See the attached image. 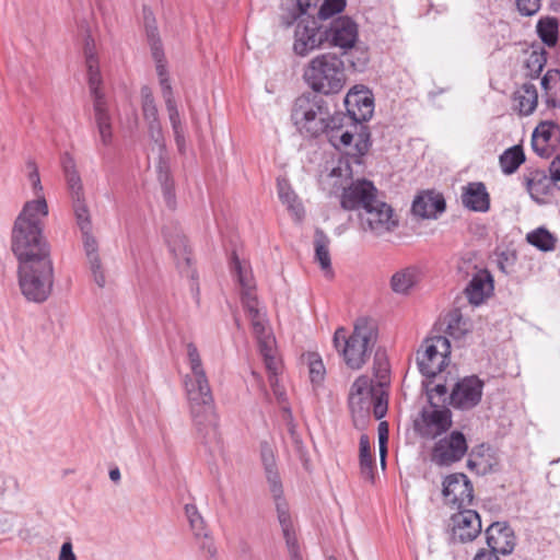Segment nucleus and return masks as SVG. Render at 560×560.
<instances>
[{
  "label": "nucleus",
  "mask_w": 560,
  "mask_h": 560,
  "mask_svg": "<svg viewBox=\"0 0 560 560\" xmlns=\"http://www.w3.org/2000/svg\"><path fill=\"white\" fill-rule=\"evenodd\" d=\"M291 119L296 128L310 137L326 133L328 141L337 150H348L353 156L352 142L357 139L352 118L342 113L330 114L326 101L316 94L299 96L292 107Z\"/></svg>",
  "instance_id": "obj_1"
},
{
  "label": "nucleus",
  "mask_w": 560,
  "mask_h": 560,
  "mask_svg": "<svg viewBox=\"0 0 560 560\" xmlns=\"http://www.w3.org/2000/svg\"><path fill=\"white\" fill-rule=\"evenodd\" d=\"M231 268L241 285L243 306L252 323L253 332L257 339L259 352L262 357L266 370L269 373V383L279 404L288 400L285 389L279 384L278 374L281 371V362L276 354L275 337L268 326L265 313L259 308L255 294V282L246 262H242L237 256H233Z\"/></svg>",
  "instance_id": "obj_2"
},
{
  "label": "nucleus",
  "mask_w": 560,
  "mask_h": 560,
  "mask_svg": "<svg viewBox=\"0 0 560 560\" xmlns=\"http://www.w3.org/2000/svg\"><path fill=\"white\" fill-rule=\"evenodd\" d=\"M186 355L189 372L183 378L184 389L192 422L207 443L217 436L214 398L200 352L194 342L186 345Z\"/></svg>",
  "instance_id": "obj_3"
},
{
  "label": "nucleus",
  "mask_w": 560,
  "mask_h": 560,
  "mask_svg": "<svg viewBox=\"0 0 560 560\" xmlns=\"http://www.w3.org/2000/svg\"><path fill=\"white\" fill-rule=\"evenodd\" d=\"M48 205L45 198L26 201L11 231V250L19 264L50 257V244L44 235Z\"/></svg>",
  "instance_id": "obj_4"
},
{
  "label": "nucleus",
  "mask_w": 560,
  "mask_h": 560,
  "mask_svg": "<svg viewBox=\"0 0 560 560\" xmlns=\"http://www.w3.org/2000/svg\"><path fill=\"white\" fill-rule=\"evenodd\" d=\"M377 339V329L373 320L361 317L357 319L353 332L348 336L343 327L334 335V346L352 370L361 369L372 352Z\"/></svg>",
  "instance_id": "obj_5"
},
{
  "label": "nucleus",
  "mask_w": 560,
  "mask_h": 560,
  "mask_svg": "<svg viewBox=\"0 0 560 560\" xmlns=\"http://www.w3.org/2000/svg\"><path fill=\"white\" fill-rule=\"evenodd\" d=\"M260 454L290 558L291 560H303L289 505L282 497V482L278 472L273 450L268 443H262Z\"/></svg>",
  "instance_id": "obj_6"
},
{
  "label": "nucleus",
  "mask_w": 560,
  "mask_h": 560,
  "mask_svg": "<svg viewBox=\"0 0 560 560\" xmlns=\"http://www.w3.org/2000/svg\"><path fill=\"white\" fill-rule=\"evenodd\" d=\"M85 65L88 68V82L93 101L94 120L103 145L108 147L113 141L112 115L108 101L102 91V75L98 59L95 54L94 39L86 37L84 44Z\"/></svg>",
  "instance_id": "obj_7"
},
{
  "label": "nucleus",
  "mask_w": 560,
  "mask_h": 560,
  "mask_svg": "<svg viewBox=\"0 0 560 560\" xmlns=\"http://www.w3.org/2000/svg\"><path fill=\"white\" fill-rule=\"evenodd\" d=\"M304 79L315 92L326 95L338 93L346 83L345 63L334 54H320L308 62Z\"/></svg>",
  "instance_id": "obj_8"
},
{
  "label": "nucleus",
  "mask_w": 560,
  "mask_h": 560,
  "mask_svg": "<svg viewBox=\"0 0 560 560\" xmlns=\"http://www.w3.org/2000/svg\"><path fill=\"white\" fill-rule=\"evenodd\" d=\"M345 106L350 118H352V128L357 133L352 154L353 158L359 159L370 149V132L362 122L368 121L373 115V95L364 86H354L346 95Z\"/></svg>",
  "instance_id": "obj_9"
},
{
  "label": "nucleus",
  "mask_w": 560,
  "mask_h": 560,
  "mask_svg": "<svg viewBox=\"0 0 560 560\" xmlns=\"http://www.w3.org/2000/svg\"><path fill=\"white\" fill-rule=\"evenodd\" d=\"M18 276L21 292L27 301L43 303L48 299L54 282L51 259L19 264Z\"/></svg>",
  "instance_id": "obj_10"
},
{
  "label": "nucleus",
  "mask_w": 560,
  "mask_h": 560,
  "mask_svg": "<svg viewBox=\"0 0 560 560\" xmlns=\"http://www.w3.org/2000/svg\"><path fill=\"white\" fill-rule=\"evenodd\" d=\"M451 353V343L445 336L427 338L417 352V364L420 373L428 377H434L447 365Z\"/></svg>",
  "instance_id": "obj_11"
},
{
  "label": "nucleus",
  "mask_w": 560,
  "mask_h": 560,
  "mask_svg": "<svg viewBox=\"0 0 560 560\" xmlns=\"http://www.w3.org/2000/svg\"><path fill=\"white\" fill-rule=\"evenodd\" d=\"M359 224L362 231L381 237L398 226V219L393 208L378 199L372 207L359 212Z\"/></svg>",
  "instance_id": "obj_12"
},
{
  "label": "nucleus",
  "mask_w": 560,
  "mask_h": 560,
  "mask_svg": "<svg viewBox=\"0 0 560 560\" xmlns=\"http://www.w3.org/2000/svg\"><path fill=\"white\" fill-rule=\"evenodd\" d=\"M452 412L447 407H423L413 422V429L423 439L433 440L452 427Z\"/></svg>",
  "instance_id": "obj_13"
},
{
  "label": "nucleus",
  "mask_w": 560,
  "mask_h": 560,
  "mask_svg": "<svg viewBox=\"0 0 560 560\" xmlns=\"http://www.w3.org/2000/svg\"><path fill=\"white\" fill-rule=\"evenodd\" d=\"M295 23L293 49L296 55L306 56L326 43L325 25L319 24L315 16L300 19Z\"/></svg>",
  "instance_id": "obj_14"
},
{
  "label": "nucleus",
  "mask_w": 560,
  "mask_h": 560,
  "mask_svg": "<svg viewBox=\"0 0 560 560\" xmlns=\"http://www.w3.org/2000/svg\"><path fill=\"white\" fill-rule=\"evenodd\" d=\"M378 199V190L371 180L357 179L343 188L340 205L345 210L360 212L372 207Z\"/></svg>",
  "instance_id": "obj_15"
},
{
  "label": "nucleus",
  "mask_w": 560,
  "mask_h": 560,
  "mask_svg": "<svg viewBox=\"0 0 560 560\" xmlns=\"http://www.w3.org/2000/svg\"><path fill=\"white\" fill-rule=\"evenodd\" d=\"M468 445L465 435L453 431L440 439L433 446L431 459L439 466H450L459 462L467 453Z\"/></svg>",
  "instance_id": "obj_16"
},
{
  "label": "nucleus",
  "mask_w": 560,
  "mask_h": 560,
  "mask_svg": "<svg viewBox=\"0 0 560 560\" xmlns=\"http://www.w3.org/2000/svg\"><path fill=\"white\" fill-rule=\"evenodd\" d=\"M443 498L446 505L463 510L470 505L474 499L471 481L465 474H452L443 481Z\"/></svg>",
  "instance_id": "obj_17"
},
{
  "label": "nucleus",
  "mask_w": 560,
  "mask_h": 560,
  "mask_svg": "<svg viewBox=\"0 0 560 560\" xmlns=\"http://www.w3.org/2000/svg\"><path fill=\"white\" fill-rule=\"evenodd\" d=\"M483 382L476 375L458 381L450 394V405L455 409L469 410L476 407L482 397Z\"/></svg>",
  "instance_id": "obj_18"
},
{
  "label": "nucleus",
  "mask_w": 560,
  "mask_h": 560,
  "mask_svg": "<svg viewBox=\"0 0 560 560\" xmlns=\"http://www.w3.org/2000/svg\"><path fill=\"white\" fill-rule=\"evenodd\" d=\"M452 538L454 541L469 542L475 540L481 533V520L474 510H458L451 517Z\"/></svg>",
  "instance_id": "obj_19"
},
{
  "label": "nucleus",
  "mask_w": 560,
  "mask_h": 560,
  "mask_svg": "<svg viewBox=\"0 0 560 560\" xmlns=\"http://www.w3.org/2000/svg\"><path fill=\"white\" fill-rule=\"evenodd\" d=\"M326 43L341 49H351L358 39V25L349 16L335 19L329 26L325 25Z\"/></svg>",
  "instance_id": "obj_20"
},
{
  "label": "nucleus",
  "mask_w": 560,
  "mask_h": 560,
  "mask_svg": "<svg viewBox=\"0 0 560 560\" xmlns=\"http://www.w3.org/2000/svg\"><path fill=\"white\" fill-rule=\"evenodd\" d=\"M487 545L490 549L501 555H509L515 547V536L505 523L494 522L486 532Z\"/></svg>",
  "instance_id": "obj_21"
},
{
  "label": "nucleus",
  "mask_w": 560,
  "mask_h": 560,
  "mask_svg": "<svg viewBox=\"0 0 560 560\" xmlns=\"http://www.w3.org/2000/svg\"><path fill=\"white\" fill-rule=\"evenodd\" d=\"M463 205L476 212H487L490 208V196L481 182L468 183L463 187Z\"/></svg>",
  "instance_id": "obj_22"
},
{
  "label": "nucleus",
  "mask_w": 560,
  "mask_h": 560,
  "mask_svg": "<svg viewBox=\"0 0 560 560\" xmlns=\"http://www.w3.org/2000/svg\"><path fill=\"white\" fill-rule=\"evenodd\" d=\"M560 185L556 183L552 174L548 176L545 171H534L526 179V187L530 197L538 203H545L547 196L551 194L552 188Z\"/></svg>",
  "instance_id": "obj_23"
},
{
  "label": "nucleus",
  "mask_w": 560,
  "mask_h": 560,
  "mask_svg": "<svg viewBox=\"0 0 560 560\" xmlns=\"http://www.w3.org/2000/svg\"><path fill=\"white\" fill-rule=\"evenodd\" d=\"M412 212L424 219L436 218L445 210V200L442 195L425 191L419 195L412 202Z\"/></svg>",
  "instance_id": "obj_24"
},
{
  "label": "nucleus",
  "mask_w": 560,
  "mask_h": 560,
  "mask_svg": "<svg viewBox=\"0 0 560 560\" xmlns=\"http://www.w3.org/2000/svg\"><path fill=\"white\" fill-rule=\"evenodd\" d=\"M493 291V280L487 270L478 271L465 289L466 296L470 304L479 305Z\"/></svg>",
  "instance_id": "obj_25"
},
{
  "label": "nucleus",
  "mask_w": 560,
  "mask_h": 560,
  "mask_svg": "<svg viewBox=\"0 0 560 560\" xmlns=\"http://www.w3.org/2000/svg\"><path fill=\"white\" fill-rule=\"evenodd\" d=\"M421 280V270L417 266H407L393 273L389 280L392 291L408 295Z\"/></svg>",
  "instance_id": "obj_26"
},
{
  "label": "nucleus",
  "mask_w": 560,
  "mask_h": 560,
  "mask_svg": "<svg viewBox=\"0 0 560 560\" xmlns=\"http://www.w3.org/2000/svg\"><path fill=\"white\" fill-rule=\"evenodd\" d=\"M372 381L369 376L358 377L351 386L349 393V406L352 411H362L369 409V399L372 394Z\"/></svg>",
  "instance_id": "obj_27"
},
{
  "label": "nucleus",
  "mask_w": 560,
  "mask_h": 560,
  "mask_svg": "<svg viewBox=\"0 0 560 560\" xmlns=\"http://www.w3.org/2000/svg\"><path fill=\"white\" fill-rule=\"evenodd\" d=\"M514 109L520 115L528 116L534 113L538 104V92L534 84L524 83L514 92Z\"/></svg>",
  "instance_id": "obj_28"
},
{
  "label": "nucleus",
  "mask_w": 560,
  "mask_h": 560,
  "mask_svg": "<svg viewBox=\"0 0 560 560\" xmlns=\"http://www.w3.org/2000/svg\"><path fill=\"white\" fill-rule=\"evenodd\" d=\"M441 324L445 325L444 331L455 340L462 339L471 330V323L464 318L458 308L451 310Z\"/></svg>",
  "instance_id": "obj_29"
},
{
  "label": "nucleus",
  "mask_w": 560,
  "mask_h": 560,
  "mask_svg": "<svg viewBox=\"0 0 560 560\" xmlns=\"http://www.w3.org/2000/svg\"><path fill=\"white\" fill-rule=\"evenodd\" d=\"M170 252L173 254L177 267L183 271L190 265V252L185 235L179 232L165 234Z\"/></svg>",
  "instance_id": "obj_30"
},
{
  "label": "nucleus",
  "mask_w": 560,
  "mask_h": 560,
  "mask_svg": "<svg viewBox=\"0 0 560 560\" xmlns=\"http://www.w3.org/2000/svg\"><path fill=\"white\" fill-rule=\"evenodd\" d=\"M278 195L287 209L291 212L295 221L300 222L304 218V208L295 192L292 190L287 179H278Z\"/></svg>",
  "instance_id": "obj_31"
},
{
  "label": "nucleus",
  "mask_w": 560,
  "mask_h": 560,
  "mask_svg": "<svg viewBox=\"0 0 560 560\" xmlns=\"http://www.w3.org/2000/svg\"><path fill=\"white\" fill-rule=\"evenodd\" d=\"M541 88L545 92L548 107H560V71L550 69L541 79Z\"/></svg>",
  "instance_id": "obj_32"
},
{
  "label": "nucleus",
  "mask_w": 560,
  "mask_h": 560,
  "mask_svg": "<svg viewBox=\"0 0 560 560\" xmlns=\"http://www.w3.org/2000/svg\"><path fill=\"white\" fill-rule=\"evenodd\" d=\"M329 243V237L324 231L316 229L314 235L315 260L326 273H331Z\"/></svg>",
  "instance_id": "obj_33"
},
{
  "label": "nucleus",
  "mask_w": 560,
  "mask_h": 560,
  "mask_svg": "<svg viewBox=\"0 0 560 560\" xmlns=\"http://www.w3.org/2000/svg\"><path fill=\"white\" fill-rule=\"evenodd\" d=\"M317 0H295L288 13L281 15V24L290 27L300 19L313 16L308 13L312 7L316 5Z\"/></svg>",
  "instance_id": "obj_34"
},
{
  "label": "nucleus",
  "mask_w": 560,
  "mask_h": 560,
  "mask_svg": "<svg viewBox=\"0 0 560 560\" xmlns=\"http://www.w3.org/2000/svg\"><path fill=\"white\" fill-rule=\"evenodd\" d=\"M374 459L371 453V445L368 435L360 438V470L365 480L373 481L374 479Z\"/></svg>",
  "instance_id": "obj_35"
},
{
  "label": "nucleus",
  "mask_w": 560,
  "mask_h": 560,
  "mask_svg": "<svg viewBox=\"0 0 560 560\" xmlns=\"http://www.w3.org/2000/svg\"><path fill=\"white\" fill-rule=\"evenodd\" d=\"M524 161L525 154L520 145H514L500 155V166L508 175L513 174Z\"/></svg>",
  "instance_id": "obj_36"
},
{
  "label": "nucleus",
  "mask_w": 560,
  "mask_h": 560,
  "mask_svg": "<svg viewBox=\"0 0 560 560\" xmlns=\"http://www.w3.org/2000/svg\"><path fill=\"white\" fill-rule=\"evenodd\" d=\"M527 242L542 252L555 249L556 237L545 228H538L526 236Z\"/></svg>",
  "instance_id": "obj_37"
},
{
  "label": "nucleus",
  "mask_w": 560,
  "mask_h": 560,
  "mask_svg": "<svg viewBox=\"0 0 560 560\" xmlns=\"http://www.w3.org/2000/svg\"><path fill=\"white\" fill-rule=\"evenodd\" d=\"M537 33L540 39L549 47L558 40V21L555 18L540 19L537 23Z\"/></svg>",
  "instance_id": "obj_38"
},
{
  "label": "nucleus",
  "mask_w": 560,
  "mask_h": 560,
  "mask_svg": "<svg viewBox=\"0 0 560 560\" xmlns=\"http://www.w3.org/2000/svg\"><path fill=\"white\" fill-rule=\"evenodd\" d=\"M432 382H424L423 387L428 397L429 406L431 407H445L444 404L448 399L447 388L444 384H436L431 386Z\"/></svg>",
  "instance_id": "obj_39"
},
{
  "label": "nucleus",
  "mask_w": 560,
  "mask_h": 560,
  "mask_svg": "<svg viewBox=\"0 0 560 560\" xmlns=\"http://www.w3.org/2000/svg\"><path fill=\"white\" fill-rule=\"evenodd\" d=\"M141 109L145 121L159 119V112L152 90L147 85L141 88Z\"/></svg>",
  "instance_id": "obj_40"
},
{
  "label": "nucleus",
  "mask_w": 560,
  "mask_h": 560,
  "mask_svg": "<svg viewBox=\"0 0 560 560\" xmlns=\"http://www.w3.org/2000/svg\"><path fill=\"white\" fill-rule=\"evenodd\" d=\"M539 137H541V141L550 143L553 148H556L560 140V127L553 121H541L534 130Z\"/></svg>",
  "instance_id": "obj_41"
},
{
  "label": "nucleus",
  "mask_w": 560,
  "mask_h": 560,
  "mask_svg": "<svg viewBox=\"0 0 560 560\" xmlns=\"http://www.w3.org/2000/svg\"><path fill=\"white\" fill-rule=\"evenodd\" d=\"M547 62L546 51L544 49L533 50L525 61L526 75L535 79L542 71Z\"/></svg>",
  "instance_id": "obj_42"
},
{
  "label": "nucleus",
  "mask_w": 560,
  "mask_h": 560,
  "mask_svg": "<svg viewBox=\"0 0 560 560\" xmlns=\"http://www.w3.org/2000/svg\"><path fill=\"white\" fill-rule=\"evenodd\" d=\"M185 514L195 536H207L205 521L195 504L185 505Z\"/></svg>",
  "instance_id": "obj_43"
},
{
  "label": "nucleus",
  "mask_w": 560,
  "mask_h": 560,
  "mask_svg": "<svg viewBox=\"0 0 560 560\" xmlns=\"http://www.w3.org/2000/svg\"><path fill=\"white\" fill-rule=\"evenodd\" d=\"M310 380L314 386H319L326 374L324 363L317 353L308 354Z\"/></svg>",
  "instance_id": "obj_44"
},
{
  "label": "nucleus",
  "mask_w": 560,
  "mask_h": 560,
  "mask_svg": "<svg viewBox=\"0 0 560 560\" xmlns=\"http://www.w3.org/2000/svg\"><path fill=\"white\" fill-rule=\"evenodd\" d=\"M347 62L354 71H363L369 62V54L364 49L355 48L354 46L345 50Z\"/></svg>",
  "instance_id": "obj_45"
},
{
  "label": "nucleus",
  "mask_w": 560,
  "mask_h": 560,
  "mask_svg": "<svg viewBox=\"0 0 560 560\" xmlns=\"http://www.w3.org/2000/svg\"><path fill=\"white\" fill-rule=\"evenodd\" d=\"M373 372L380 386L387 385L389 382V364L384 354L376 353L373 362Z\"/></svg>",
  "instance_id": "obj_46"
},
{
  "label": "nucleus",
  "mask_w": 560,
  "mask_h": 560,
  "mask_svg": "<svg viewBox=\"0 0 560 560\" xmlns=\"http://www.w3.org/2000/svg\"><path fill=\"white\" fill-rule=\"evenodd\" d=\"M73 208L75 218L78 221V224L83 233L89 232L91 222H90V215L89 210L85 203L83 202L82 197L81 198H74L73 199Z\"/></svg>",
  "instance_id": "obj_47"
},
{
  "label": "nucleus",
  "mask_w": 560,
  "mask_h": 560,
  "mask_svg": "<svg viewBox=\"0 0 560 560\" xmlns=\"http://www.w3.org/2000/svg\"><path fill=\"white\" fill-rule=\"evenodd\" d=\"M346 7V0H325L318 10V20H328L340 13Z\"/></svg>",
  "instance_id": "obj_48"
},
{
  "label": "nucleus",
  "mask_w": 560,
  "mask_h": 560,
  "mask_svg": "<svg viewBox=\"0 0 560 560\" xmlns=\"http://www.w3.org/2000/svg\"><path fill=\"white\" fill-rule=\"evenodd\" d=\"M26 167L28 170V179L32 184V188L36 199L45 198L43 195V186L40 183L39 172L35 161L28 160L26 162Z\"/></svg>",
  "instance_id": "obj_49"
},
{
  "label": "nucleus",
  "mask_w": 560,
  "mask_h": 560,
  "mask_svg": "<svg viewBox=\"0 0 560 560\" xmlns=\"http://www.w3.org/2000/svg\"><path fill=\"white\" fill-rule=\"evenodd\" d=\"M144 22H145V32L148 42L150 44L151 50L153 49V44L162 45L161 39L159 37L158 27L155 25L154 19H151V12H148L144 9Z\"/></svg>",
  "instance_id": "obj_50"
},
{
  "label": "nucleus",
  "mask_w": 560,
  "mask_h": 560,
  "mask_svg": "<svg viewBox=\"0 0 560 560\" xmlns=\"http://www.w3.org/2000/svg\"><path fill=\"white\" fill-rule=\"evenodd\" d=\"M151 52H152V57L156 65V72H158L159 79L162 80L164 78H167V71H166L162 45H156V43L153 44V49L151 50Z\"/></svg>",
  "instance_id": "obj_51"
},
{
  "label": "nucleus",
  "mask_w": 560,
  "mask_h": 560,
  "mask_svg": "<svg viewBox=\"0 0 560 560\" xmlns=\"http://www.w3.org/2000/svg\"><path fill=\"white\" fill-rule=\"evenodd\" d=\"M83 234H84V249H85V254L88 257V261H89V264H93L94 266H96L95 264L97 261H100V257L97 254L96 241L91 235H89V232L83 233Z\"/></svg>",
  "instance_id": "obj_52"
},
{
  "label": "nucleus",
  "mask_w": 560,
  "mask_h": 560,
  "mask_svg": "<svg viewBox=\"0 0 560 560\" xmlns=\"http://www.w3.org/2000/svg\"><path fill=\"white\" fill-rule=\"evenodd\" d=\"M532 147L534 151L541 158H548L555 149L550 143L541 141L539 133L533 132Z\"/></svg>",
  "instance_id": "obj_53"
},
{
  "label": "nucleus",
  "mask_w": 560,
  "mask_h": 560,
  "mask_svg": "<svg viewBox=\"0 0 560 560\" xmlns=\"http://www.w3.org/2000/svg\"><path fill=\"white\" fill-rule=\"evenodd\" d=\"M67 184L72 196L74 198H81L82 194V183L81 177L78 172L66 175Z\"/></svg>",
  "instance_id": "obj_54"
},
{
  "label": "nucleus",
  "mask_w": 560,
  "mask_h": 560,
  "mask_svg": "<svg viewBox=\"0 0 560 560\" xmlns=\"http://www.w3.org/2000/svg\"><path fill=\"white\" fill-rule=\"evenodd\" d=\"M516 5L522 15L530 16L540 9V0H516Z\"/></svg>",
  "instance_id": "obj_55"
},
{
  "label": "nucleus",
  "mask_w": 560,
  "mask_h": 560,
  "mask_svg": "<svg viewBox=\"0 0 560 560\" xmlns=\"http://www.w3.org/2000/svg\"><path fill=\"white\" fill-rule=\"evenodd\" d=\"M165 107L168 114L172 128L177 129L178 127H182L183 125L175 100H167V102H165Z\"/></svg>",
  "instance_id": "obj_56"
},
{
  "label": "nucleus",
  "mask_w": 560,
  "mask_h": 560,
  "mask_svg": "<svg viewBox=\"0 0 560 560\" xmlns=\"http://www.w3.org/2000/svg\"><path fill=\"white\" fill-rule=\"evenodd\" d=\"M156 173L161 185L172 183L168 164L162 155L159 158Z\"/></svg>",
  "instance_id": "obj_57"
},
{
  "label": "nucleus",
  "mask_w": 560,
  "mask_h": 560,
  "mask_svg": "<svg viewBox=\"0 0 560 560\" xmlns=\"http://www.w3.org/2000/svg\"><path fill=\"white\" fill-rule=\"evenodd\" d=\"M150 138L162 148L163 133L160 120L147 121Z\"/></svg>",
  "instance_id": "obj_58"
},
{
  "label": "nucleus",
  "mask_w": 560,
  "mask_h": 560,
  "mask_svg": "<svg viewBox=\"0 0 560 560\" xmlns=\"http://www.w3.org/2000/svg\"><path fill=\"white\" fill-rule=\"evenodd\" d=\"M371 398L374 400L373 412L375 419L380 420L385 416L387 411V400L383 399L382 395L376 397L372 396Z\"/></svg>",
  "instance_id": "obj_59"
},
{
  "label": "nucleus",
  "mask_w": 560,
  "mask_h": 560,
  "mask_svg": "<svg viewBox=\"0 0 560 560\" xmlns=\"http://www.w3.org/2000/svg\"><path fill=\"white\" fill-rule=\"evenodd\" d=\"M89 265H90V269H91V272H92L95 283L100 288H104L106 281H105L104 271L102 269L101 260L95 264L96 266H94L93 264H89Z\"/></svg>",
  "instance_id": "obj_60"
},
{
  "label": "nucleus",
  "mask_w": 560,
  "mask_h": 560,
  "mask_svg": "<svg viewBox=\"0 0 560 560\" xmlns=\"http://www.w3.org/2000/svg\"><path fill=\"white\" fill-rule=\"evenodd\" d=\"M175 142L177 145V149L180 153H185L186 151V139H185V131L184 127H178L177 129H173Z\"/></svg>",
  "instance_id": "obj_61"
},
{
  "label": "nucleus",
  "mask_w": 560,
  "mask_h": 560,
  "mask_svg": "<svg viewBox=\"0 0 560 560\" xmlns=\"http://www.w3.org/2000/svg\"><path fill=\"white\" fill-rule=\"evenodd\" d=\"M59 560H77L75 555L72 550V544L70 541H66L62 544Z\"/></svg>",
  "instance_id": "obj_62"
},
{
  "label": "nucleus",
  "mask_w": 560,
  "mask_h": 560,
  "mask_svg": "<svg viewBox=\"0 0 560 560\" xmlns=\"http://www.w3.org/2000/svg\"><path fill=\"white\" fill-rule=\"evenodd\" d=\"M498 555L499 553H497L490 548L489 550L481 549L476 553L474 560H499Z\"/></svg>",
  "instance_id": "obj_63"
},
{
  "label": "nucleus",
  "mask_w": 560,
  "mask_h": 560,
  "mask_svg": "<svg viewBox=\"0 0 560 560\" xmlns=\"http://www.w3.org/2000/svg\"><path fill=\"white\" fill-rule=\"evenodd\" d=\"M549 172L552 174L556 183L560 185V154L552 160Z\"/></svg>",
  "instance_id": "obj_64"
}]
</instances>
